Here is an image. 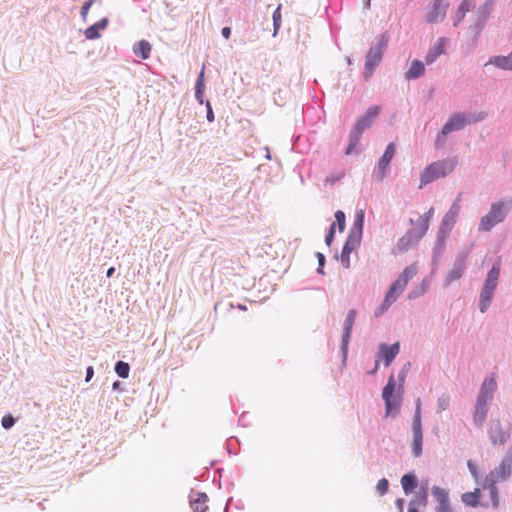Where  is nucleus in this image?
<instances>
[{"label":"nucleus","mask_w":512,"mask_h":512,"mask_svg":"<svg viewBox=\"0 0 512 512\" xmlns=\"http://www.w3.org/2000/svg\"><path fill=\"white\" fill-rule=\"evenodd\" d=\"M411 363L406 362L398 373V386L393 374L388 378L386 385L382 390V399L385 403V417H396L401 408L402 397L404 394V383L410 371Z\"/></svg>","instance_id":"nucleus-1"},{"label":"nucleus","mask_w":512,"mask_h":512,"mask_svg":"<svg viewBox=\"0 0 512 512\" xmlns=\"http://www.w3.org/2000/svg\"><path fill=\"white\" fill-rule=\"evenodd\" d=\"M486 117L487 114L483 111L477 113L457 112L452 114L443 125L441 131L436 135L435 148L440 149L445 144L446 137L450 133L461 131L467 125L481 122Z\"/></svg>","instance_id":"nucleus-2"},{"label":"nucleus","mask_w":512,"mask_h":512,"mask_svg":"<svg viewBox=\"0 0 512 512\" xmlns=\"http://www.w3.org/2000/svg\"><path fill=\"white\" fill-rule=\"evenodd\" d=\"M458 164L457 157H449L427 165L420 175L419 188L450 175Z\"/></svg>","instance_id":"nucleus-3"},{"label":"nucleus","mask_w":512,"mask_h":512,"mask_svg":"<svg viewBox=\"0 0 512 512\" xmlns=\"http://www.w3.org/2000/svg\"><path fill=\"white\" fill-rule=\"evenodd\" d=\"M380 113V107L379 106H371L367 109L364 115H362L357 122L355 123L354 127L351 129L349 134V144L347 146V149L345 151V154L350 155L353 153H358L359 151L356 149L361 136L363 132L367 129H369L376 117Z\"/></svg>","instance_id":"nucleus-4"},{"label":"nucleus","mask_w":512,"mask_h":512,"mask_svg":"<svg viewBox=\"0 0 512 512\" xmlns=\"http://www.w3.org/2000/svg\"><path fill=\"white\" fill-rule=\"evenodd\" d=\"M500 277V266L494 264L488 271L484 280L480 295L478 307L481 313L487 312L494 298L495 290Z\"/></svg>","instance_id":"nucleus-5"},{"label":"nucleus","mask_w":512,"mask_h":512,"mask_svg":"<svg viewBox=\"0 0 512 512\" xmlns=\"http://www.w3.org/2000/svg\"><path fill=\"white\" fill-rule=\"evenodd\" d=\"M509 210L508 204L504 201L492 203L489 211L481 217L478 225V231H491L496 225L502 223L506 219Z\"/></svg>","instance_id":"nucleus-6"},{"label":"nucleus","mask_w":512,"mask_h":512,"mask_svg":"<svg viewBox=\"0 0 512 512\" xmlns=\"http://www.w3.org/2000/svg\"><path fill=\"white\" fill-rule=\"evenodd\" d=\"M387 43L388 36L386 34H382L381 38L377 41V43L370 47L365 57L363 72L365 80H368L372 76V74L382 61L384 49L386 48Z\"/></svg>","instance_id":"nucleus-7"},{"label":"nucleus","mask_w":512,"mask_h":512,"mask_svg":"<svg viewBox=\"0 0 512 512\" xmlns=\"http://www.w3.org/2000/svg\"><path fill=\"white\" fill-rule=\"evenodd\" d=\"M412 442L411 451L415 458H419L423 453V430L421 416V400L418 398L415 402V411L412 419Z\"/></svg>","instance_id":"nucleus-8"},{"label":"nucleus","mask_w":512,"mask_h":512,"mask_svg":"<svg viewBox=\"0 0 512 512\" xmlns=\"http://www.w3.org/2000/svg\"><path fill=\"white\" fill-rule=\"evenodd\" d=\"M473 245L471 244L466 249L460 251L454 260L452 269L448 272L444 279V286H449L452 282L459 280L466 271V262L471 253Z\"/></svg>","instance_id":"nucleus-9"},{"label":"nucleus","mask_w":512,"mask_h":512,"mask_svg":"<svg viewBox=\"0 0 512 512\" xmlns=\"http://www.w3.org/2000/svg\"><path fill=\"white\" fill-rule=\"evenodd\" d=\"M494 0H485V2L476 10L473 16V24L471 28L475 32V37L477 38L481 32L483 31L486 22L488 21L492 10H493Z\"/></svg>","instance_id":"nucleus-10"},{"label":"nucleus","mask_w":512,"mask_h":512,"mask_svg":"<svg viewBox=\"0 0 512 512\" xmlns=\"http://www.w3.org/2000/svg\"><path fill=\"white\" fill-rule=\"evenodd\" d=\"M511 472H512V455L507 454L502 459L500 464L497 467H495L492 471H490L485 476L484 479L490 483L506 481L511 476Z\"/></svg>","instance_id":"nucleus-11"},{"label":"nucleus","mask_w":512,"mask_h":512,"mask_svg":"<svg viewBox=\"0 0 512 512\" xmlns=\"http://www.w3.org/2000/svg\"><path fill=\"white\" fill-rule=\"evenodd\" d=\"M459 202H460V196H458V198L452 203L449 210L443 216V218L440 222L438 231H437L438 233H441V234H444L447 236L450 235L451 231L453 230V228L456 224L457 217L460 213L461 206H460Z\"/></svg>","instance_id":"nucleus-12"},{"label":"nucleus","mask_w":512,"mask_h":512,"mask_svg":"<svg viewBox=\"0 0 512 512\" xmlns=\"http://www.w3.org/2000/svg\"><path fill=\"white\" fill-rule=\"evenodd\" d=\"M400 352V344L399 342H395L391 345L387 344H380L378 347V351L376 353V361H375V367L371 371V373H375L378 370L379 367V359L383 360L384 365L386 367L390 366L391 363L394 361L396 356Z\"/></svg>","instance_id":"nucleus-13"},{"label":"nucleus","mask_w":512,"mask_h":512,"mask_svg":"<svg viewBox=\"0 0 512 512\" xmlns=\"http://www.w3.org/2000/svg\"><path fill=\"white\" fill-rule=\"evenodd\" d=\"M395 152H396L395 144L393 142L389 143L373 171V177L377 181L381 182L386 177L387 169L389 167L391 160L393 159V157L395 155Z\"/></svg>","instance_id":"nucleus-14"},{"label":"nucleus","mask_w":512,"mask_h":512,"mask_svg":"<svg viewBox=\"0 0 512 512\" xmlns=\"http://www.w3.org/2000/svg\"><path fill=\"white\" fill-rule=\"evenodd\" d=\"M497 389V382L494 376L485 377L480 385L475 403L489 406L494 398Z\"/></svg>","instance_id":"nucleus-15"},{"label":"nucleus","mask_w":512,"mask_h":512,"mask_svg":"<svg viewBox=\"0 0 512 512\" xmlns=\"http://www.w3.org/2000/svg\"><path fill=\"white\" fill-rule=\"evenodd\" d=\"M356 317H357V311L355 309H350L347 312V315H346L344 323H343V333H342L340 350H341L344 360L347 358L348 346H349L350 337H351V333H352V329H353V325L355 323Z\"/></svg>","instance_id":"nucleus-16"},{"label":"nucleus","mask_w":512,"mask_h":512,"mask_svg":"<svg viewBox=\"0 0 512 512\" xmlns=\"http://www.w3.org/2000/svg\"><path fill=\"white\" fill-rule=\"evenodd\" d=\"M422 238L415 232V229H409L402 237H400L393 249L394 254H401L413 246L417 245Z\"/></svg>","instance_id":"nucleus-17"},{"label":"nucleus","mask_w":512,"mask_h":512,"mask_svg":"<svg viewBox=\"0 0 512 512\" xmlns=\"http://www.w3.org/2000/svg\"><path fill=\"white\" fill-rule=\"evenodd\" d=\"M488 435L493 445H504L510 438L509 430L504 429L499 420L491 421Z\"/></svg>","instance_id":"nucleus-18"},{"label":"nucleus","mask_w":512,"mask_h":512,"mask_svg":"<svg viewBox=\"0 0 512 512\" xmlns=\"http://www.w3.org/2000/svg\"><path fill=\"white\" fill-rule=\"evenodd\" d=\"M448 7L449 4L445 0H433L429 12L426 16V22H441L446 16Z\"/></svg>","instance_id":"nucleus-19"},{"label":"nucleus","mask_w":512,"mask_h":512,"mask_svg":"<svg viewBox=\"0 0 512 512\" xmlns=\"http://www.w3.org/2000/svg\"><path fill=\"white\" fill-rule=\"evenodd\" d=\"M417 267L415 264L405 267L399 277L391 284L398 292H403L409 281L416 275Z\"/></svg>","instance_id":"nucleus-20"},{"label":"nucleus","mask_w":512,"mask_h":512,"mask_svg":"<svg viewBox=\"0 0 512 512\" xmlns=\"http://www.w3.org/2000/svg\"><path fill=\"white\" fill-rule=\"evenodd\" d=\"M448 237L449 236L438 232L436 234V239L432 250V264L434 269H437L438 264L446 250V240Z\"/></svg>","instance_id":"nucleus-21"},{"label":"nucleus","mask_w":512,"mask_h":512,"mask_svg":"<svg viewBox=\"0 0 512 512\" xmlns=\"http://www.w3.org/2000/svg\"><path fill=\"white\" fill-rule=\"evenodd\" d=\"M446 38L440 37L436 43L428 50L425 56L426 64L430 65L434 63L439 56L445 53Z\"/></svg>","instance_id":"nucleus-22"},{"label":"nucleus","mask_w":512,"mask_h":512,"mask_svg":"<svg viewBox=\"0 0 512 512\" xmlns=\"http://www.w3.org/2000/svg\"><path fill=\"white\" fill-rule=\"evenodd\" d=\"M428 503V493L426 488H421L410 500L408 504L407 512H419L418 509L421 507H426Z\"/></svg>","instance_id":"nucleus-23"},{"label":"nucleus","mask_w":512,"mask_h":512,"mask_svg":"<svg viewBox=\"0 0 512 512\" xmlns=\"http://www.w3.org/2000/svg\"><path fill=\"white\" fill-rule=\"evenodd\" d=\"M208 496L201 492H192L190 494V505L194 512H205L208 508L206 505Z\"/></svg>","instance_id":"nucleus-24"},{"label":"nucleus","mask_w":512,"mask_h":512,"mask_svg":"<svg viewBox=\"0 0 512 512\" xmlns=\"http://www.w3.org/2000/svg\"><path fill=\"white\" fill-rule=\"evenodd\" d=\"M485 65H494L502 70H512V51L507 55L492 56Z\"/></svg>","instance_id":"nucleus-25"},{"label":"nucleus","mask_w":512,"mask_h":512,"mask_svg":"<svg viewBox=\"0 0 512 512\" xmlns=\"http://www.w3.org/2000/svg\"><path fill=\"white\" fill-rule=\"evenodd\" d=\"M425 73V65L420 60H413L409 69L405 72V79L416 80L422 77Z\"/></svg>","instance_id":"nucleus-26"},{"label":"nucleus","mask_w":512,"mask_h":512,"mask_svg":"<svg viewBox=\"0 0 512 512\" xmlns=\"http://www.w3.org/2000/svg\"><path fill=\"white\" fill-rule=\"evenodd\" d=\"M489 406L475 403V409L473 413V424L478 427L482 428L487 416H488Z\"/></svg>","instance_id":"nucleus-27"},{"label":"nucleus","mask_w":512,"mask_h":512,"mask_svg":"<svg viewBox=\"0 0 512 512\" xmlns=\"http://www.w3.org/2000/svg\"><path fill=\"white\" fill-rule=\"evenodd\" d=\"M109 23L108 18H103L96 22L95 24L91 25L84 31V35L89 40H94L100 37V30H103L107 27Z\"/></svg>","instance_id":"nucleus-28"},{"label":"nucleus","mask_w":512,"mask_h":512,"mask_svg":"<svg viewBox=\"0 0 512 512\" xmlns=\"http://www.w3.org/2000/svg\"><path fill=\"white\" fill-rule=\"evenodd\" d=\"M151 50L152 46L147 40H140L133 45L134 54L143 60H146L150 57Z\"/></svg>","instance_id":"nucleus-29"},{"label":"nucleus","mask_w":512,"mask_h":512,"mask_svg":"<svg viewBox=\"0 0 512 512\" xmlns=\"http://www.w3.org/2000/svg\"><path fill=\"white\" fill-rule=\"evenodd\" d=\"M363 225H364V212H363V210H359L355 214L354 221H353L352 227L349 231V234L354 235L359 238H362Z\"/></svg>","instance_id":"nucleus-30"},{"label":"nucleus","mask_w":512,"mask_h":512,"mask_svg":"<svg viewBox=\"0 0 512 512\" xmlns=\"http://www.w3.org/2000/svg\"><path fill=\"white\" fill-rule=\"evenodd\" d=\"M480 496L481 490L479 488H475L472 492H466L462 494L461 500L467 506L477 507L480 505Z\"/></svg>","instance_id":"nucleus-31"},{"label":"nucleus","mask_w":512,"mask_h":512,"mask_svg":"<svg viewBox=\"0 0 512 512\" xmlns=\"http://www.w3.org/2000/svg\"><path fill=\"white\" fill-rule=\"evenodd\" d=\"M417 484V478L413 473L405 474L401 478V485L406 495L412 493L417 487Z\"/></svg>","instance_id":"nucleus-32"},{"label":"nucleus","mask_w":512,"mask_h":512,"mask_svg":"<svg viewBox=\"0 0 512 512\" xmlns=\"http://www.w3.org/2000/svg\"><path fill=\"white\" fill-rule=\"evenodd\" d=\"M482 489L488 490L491 504L494 508H497L499 506V493L496 483L491 482L490 484V482H487V480L484 479L482 482Z\"/></svg>","instance_id":"nucleus-33"},{"label":"nucleus","mask_w":512,"mask_h":512,"mask_svg":"<svg viewBox=\"0 0 512 512\" xmlns=\"http://www.w3.org/2000/svg\"><path fill=\"white\" fill-rule=\"evenodd\" d=\"M432 494L436 501L438 502V505L436 507H449V496L448 492L444 490L443 488L439 486H434L432 488Z\"/></svg>","instance_id":"nucleus-34"},{"label":"nucleus","mask_w":512,"mask_h":512,"mask_svg":"<svg viewBox=\"0 0 512 512\" xmlns=\"http://www.w3.org/2000/svg\"><path fill=\"white\" fill-rule=\"evenodd\" d=\"M204 91H205V84H204V67H203L201 72L199 73L196 83H195V99L199 104L204 103Z\"/></svg>","instance_id":"nucleus-35"},{"label":"nucleus","mask_w":512,"mask_h":512,"mask_svg":"<svg viewBox=\"0 0 512 512\" xmlns=\"http://www.w3.org/2000/svg\"><path fill=\"white\" fill-rule=\"evenodd\" d=\"M360 242L361 238L348 234L341 252L351 254L360 245Z\"/></svg>","instance_id":"nucleus-36"},{"label":"nucleus","mask_w":512,"mask_h":512,"mask_svg":"<svg viewBox=\"0 0 512 512\" xmlns=\"http://www.w3.org/2000/svg\"><path fill=\"white\" fill-rule=\"evenodd\" d=\"M428 284L426 283L425 280L422 281V283L411 289L408 293V299L410 300H414V299H417L419 298L420 296H422L427 290H428Z\"/></svg>","instance_id":"nucleus-37"},{"label":"nucleus","mask_w":512,"mask_h":512,"mask_svg":"<svg viewBox=\"0 0 512 512\" xmlns=\"http://www.w3.org/2000/svg\"><path fill=\"white\" fill-rule=\"evenodd\" d=\"M115 372L116 374L121 377V378H127L129 376V372H130V366L128 363L126 362H123V361H118L116 364H115Z\"/></svg>","instance_id":"nucleus-38"},{"label":"nucleus","mask_w":512,"mask_h":512,"mask_svg":"<svg viewBox=\"0 0 512 512\" xmlns=\"http://www.w3.org/2000/svg\"><path fill=\"white\" fill-rule=\"evenodd\" d=\"M467 467H468L469 472L471 473V476L473 477L474 481L477 484H479L482 479V475L479 471L478 465L473 460H468Z\"/></svg>","instance_id":"nucleus-39"},{"label":"nucleus","mask_w":512,"mask_h":512,"mask_svg":"<svg viewBox=\"0 0 512 512\" xmlns=\"http://www.w3.org/2000/svg\"><path fill=\"white\" fill-rule=\"evenodd\" d=\"M450 405V396L448 394H442L437 399V413H441L448 409Z\"/></svg>","instance_id":"nucleus-40"},{"label":"nucleus","mask_w":512,"mask_h":512,"mask_svg":"<svg viewBox=\"0 0 512 512\" xmlns=\"http://www.w3.org/2000/svg\"><path fill=\"white\" fill-rule=\"evenodd\" d=\"M272 19H273V28H274V31H273V36H276L280 27H281V13H280V6H278L273 14H272Z\"/></svg>","instance_id":"nucleus-41"},{"label":"nucleus","mask_w":512,"mask_h":512,"mask_svg":"<svg viewBox=\"0 0 512 512\" xmlns=\"http://www.w3.org/2000/svg\"><path fill=\"white\" fill-rule=\"evenodd\" d=\"M401 294V292H398L396 288L391 285L385 294L384 300H386V302H389L390 304H393L394 302H396V300L399 298Z\"/></svg>","instance_id":"nucleus-42"},{"label":"nucleus","mask_w":512,"mask_h":512,"mask_svg":"<svg viewBox=\"0 0 512 512\" xmlns=\"http://www.w3.org/2000/svg\"><path fill=\"white\" fill-rule=\"evenodd\" d=\"M345 173L343 170H340L338 172H335V173H331L329 175L326 176L324 182L325 184H328V185H333L335 184L337 181H339L340 179H342L344 177Z\"/></svg>","instance_id":"nucleus-43"},{"label":"nucleus","mask_w":512,"mask_h":512,"mask_svg":"<svg viewBox=\"0 0 512 512\" xmlns=\"http://www.w3.org/2000/svg\"><path fill=\"white\" fill-rule=\"evenodd\" d=\"M417 229H415V232L421 237L423 238V236L427 233L428 231V228H429V223L427 222V220H422V217H420L418 220H417Z\"/></svg>","instance_id":"nucleus-44"},{"label":"nucleus","mask_w":512,"mask_h":512,"mask_svg":"<svg viewBox=\"0 0 512 512\" xmlns=\"http://www.w3.org/2000/svg\"><path fill=\"white\" fill-rule=\"evenodd\" d=\"M388 489H389V482L386 478H382L378 481L377 485H376V492L380 495V496H383L385 495L387 492H388Z\"/></svg>","instance_id":"nucleus-45"},{"label":"nucleus","mask_w":512,"mask_h":512,"mask_svg":"<svg viewBox=\"0 0 512 512\" xmlns=\"http://www.w3.org/2000/svg\"><path fill=\"white\" fill-rule=\"evenodd\" d=\"M475 7V1L474 0H463L459 4L458 10H460L463 13L469 12L471 9Z\"/></svg>","instance_id":"nucleus-46"},{"label":"nucleus","mask_w":512,"mask_h":512,"mask_svg":"<svg viewBox=\"0 0 512 512\" xmlns=\"http://www.w3.org/2000/svg\"><path fill=\"white\" fill-rule=\"evenodd\" d=\"M391 305L392 304H390L389 302H386V300H383L381 305L374 311V316L376 318H379L390 308Z\"/></svg>","instance_id":"nucleus-47"},{"label":"nucleus","mask_w":512,"mask_h":512,"mask_svg":"<svg viewBox=\"0 0 512 512\" xmlns=\"http://www.w3.org/2000/svg\"><path fill=\"white\" fill-rule=\"evenodd\" d=\"M1 424L4 429L8 430L14 426L15 419L12 415H6L2 418Z\"/></svg>","instance_id":"nucleus-48"},{"label":"nucleus","mask_w":512,"mask_h":512,"mask_svg":"<svg viewBox=\"0 0 512 512\" xmlns=\"http://www.w3.org/2000/svg\"><path fill=\"white\" fill-rule=\"evenodd\" d=\"M335 219L338 223L339 230L343 231L345 229V214L342 211L338 210L335 213Z\"/></svg>","instance_id":"nucleus-49"},{"label":"nucleus","mask_w":512,"mask_h":512,"mask_svg":"<svg viewBox=\"0 0 512 512\" xmlns=\"http://www.w3.org/2000/svg\"><path fill=\"white\" fill-rule=\"evenodd\" d=\"M316 257L318 259L317 273L323 275L324 274L323 268H324L325 261H326L325 256L321 252H317Z\"/></svg>","instance_id":"nucleus-50"},{"label":"nucleus","mask_w":512,"mask_h":512,"mask_svg":"<svg viewBox=\"0 0 512 512\" xmlns=\"http://www.w3.org/2000/svg\"><path fill=\"white\" fill-rule=\"evenodd\" d=\"M335 226L336 224L333 222L330 227H329V230H328V233L326 234L325 236V243L326 245L330 246L333 239H334V234H335Z\"/></svg>","instance_id":"nucleus-51"},{"label":"nucleus","mask_w":512,"mask_h":512,"mask_svg":"<svg viewBox=\"0 0 512 512\" xmlns=\"http://www.w3.org/2000/svg\"><path fill=\"white\" fill-rule=\"evenodd\" d=\"M465 15H466L465 13H463L457 9V11L452 16L453 26L457 27L463 21V19L465 18Z\"/></svg>","instance_id":"nucleus-52"},{"label":"nucleus","mask_w":512,"mask_h":512,"mask_svg":"<svg viewBox=\"0 0 512 512\" xmlns=\"http://www.w3.org/2000/svg\"><path fill=\"white\" fill-rule=\"evenodd\" d=\"M94 1H95V0H87V1L83 4V6H82V8H81V17H82V19H83L84 21L86 20L87 15H88V12H89V10H90V8H91L92 4L94 3Z\"/></svg>","instance_id":"nucleus-53"},{"label":"nucleus","mask_w":512,"mask_h":512,"mask_svg":"<svg viewBox=\"0 0 512 512\" xmlns=\"http://www.w3.org/2000/svg\"><path fill=\"white\" fill-rule=\"evenodd\" d=\"M205 105H206V108H207L206 118H207V120L209 122H213L215 117H214V113H213V110H212L211 103L209 101H206Z\"/></svg>","instance_id":"nucleus-54"},{"label":"nucleus","mask_w":512,"mask_h":512,"mask_svg":"<svg viewBox=\"0 0 512 512\" xmlns=\"http://www.w3.org/2000/svg\"><path fill=\"white\" fill-rule=\"evenodd\" d=\"M340 260L343 267L347 269L350 267V254H345L344 252H341Z\"/></svg>","instance_id":"nucleus-55"},{"label":"nucleus","mask_w":512,"mask_h":512,"mask_svg":"<svg viewBox=\"0 0 512 512\" xmlns=\"http://www.w3.org/2000/svg\"><path fill=\"white\" fill-rule=\"evenodd\" d=\"M433 215H434V208L431 207L426 213H424V215H422V220H427V222L430 224V221L431 219L433 218Z\"/></svg>","instance_id":"nucleus-56"},{"label":"nucleus","mask_w":512,"mask_h":512,"mask_svg":"<svg viewBox=\"0 0 512 512\" xmlns=\"http://www.w3.org/2000/svg\"><path fill=\"white\" fill-rule=\"evenodd\" d=\"M404 504H405V500L403 498H398L396 501H395V505L396 507L398 508V511L399 512H403L404 510Z\"/></svg>","instance_id":"nucleus-57"},{"label":"nucleus","mask_w":512,"mask_h":512,"mask_svg":"<svg viewBox=\"0 0 512 512\" xmlns=\"http://www.w3.org/2000/svg\"><path fill=\"white\" fill-rule=\"evenodd\" d=\"M93 375H94L93 367L92 366L87 367L85 381L89 382L92 379Z\"/></svg>","instance_id":"nucleus-58"},{"label":"nucleus","mask_w":512,"mask_h":512,"mask_svg":"<svg viewBox=\"0 0 512 512\" xmlns=\"http://www.w3.org/2000/svg\"><path fill=\"white\" fill-rule=\"evenodd\" d=\"M221 34L225 39H229L231 35V29L229 27H223L221 30Z\"/></svg>","instance_id":"nucleus-59"},{"label":"nucleus","mask_w":512,"mask_h":512,"mask_svg":"<svg viewBox=\"0 0 512 512\" xmlns=\"http://www.w3.org/2000/svg\"><path fill=\"white\" fill-rule=\"evenodd\" d=\"M436 512H452L451 507H436Z\"/></svg>","instance_id":"nucleus-60"},{"label":"nucleus","mask_w":512,"mask_h":512,"mask_svg":"<svg viewBox=\"0 0 512 512\" xmlns=\"http://www.w3.org/2000/svg\"><path fill=\"white\" fill-rule=\"evenodd\" d=\"M115 272V268L114 267H110L107 272H106V276L109 278V277H112L113 274Z\"/></svg>","instance_id":"nucleus-61"},{"label":"nucleus","mask_w":512,"mask_h":512,"mask_svg":"<svg viewBox=\"0 0 512 512\" xmlns=\"http://www.w3.org/2000/svg\"><path fill=\"white\" fill-rule=\"evenodd\" d=\"M370 6H371V0H366V1L364 2V8H365V9H369V8H370Z\"/></svg>","instance_id":"nucleus-62"},{"label":"nucleus","mask_w":512,"mask_h":512,"mask_svg":"<svg viewBox=\"0 0 512 512\" xmlns=\"http://www.w3.org/2000/svg\"><path fill=\"white\" fill-rule=\"evenodd\" d=\"M265 150H266L265 158L270 160L271 159L270 151H269V149L267 147L265 148Z\"/></svg>","instance_id":"nucleus-63"},{"label":"nucleus","mask_w":512,"mask_h":512,"mask_svg":"<svg viewBox=\"0 0 512 512\" xmlns=\"http://www.w3.org/2000/svg\"><path fill=\"white\" fill-rule=\"evenodd\" d=\"M231 501H232V498H229V499L227 500V503H226V506H225V512H227V510H228V506H229V504H230V502H231Z\"/></svg>","instance_id":"nucleus-64"}]
</instances>
